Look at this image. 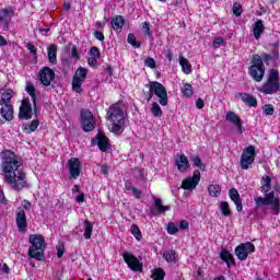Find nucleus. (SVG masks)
<instances>
[{
    "label": "nucleus",
    "instance_id": "20",
    "mask_svg": "<svg viewBox=\"0 0 280 280\" xmlns=\"http://www.w3.org/2000/svg\"><path fill=\"white\" fill-rule=\"evenodd\" d=\"M229 196L232 202H234L236 211L242 213V211H244V206L242 205V197L240 196V191H237L235 188H231L229 190Z\"/></svg>",
    "mask_w": 280,
    "mask_h": 280
},
{
    "label": "nucleus",
    "instance_id": "43",
    "mask_svg": "<svg viewBox=\"0 0 280 280\" xmlns=\"http://www.w3.org/2000/svg\"><path fill=\"white\" fill-rule=\"evenodd\" d=\"M182 93L184 97H191L194 95V86H191L189 83H185L184 88L182 89Z\"/></svg>",
    "mask_w": 280,
    "mask_h": 280
},
{
    "label": "nucleus",
    "instance_id": "9",
    "mask_svg": "<svg viewBox=\"0 0 280 280\" xmlns=\"http://www.w3.org/2000/svg\"><path fill=\"white\" fill-rule=\"evenodd\" d=\"M256 158H257V151L255 149V145L246 147L243 150V153L240 160L241 170H248L250 165L255 163Z\"/></svg>",
    "mask_w": 280,
    "mask_h": 280
},
{
    "label": "nucleus",
    "instance_id": "7",
    "mask_svg": "<svg viewBox=\"0 0 280 280\" xmlns=\"http://www.w3.org/2000/svg\"><path fill=\"white\" fill-rule=\"evenodd\" d=\"M248 75L252 77L254 82H261L264 80V75H266V66L264 65L261 56L257 54L253 55L250 66L248 67Z\"/></svg>",
    "mask_w": 280,
    "mask_h": 280
},
{
    "label": "nucleus",
    "instance_id": "3",
    "mask_svg": "<svg viewBox=\"0 0 280 280\" xmlns=\"http://www.w3.org/2000/svg\"><path fill=\"white\" fill-rule=\"evenodd\" d=\"M107 119L110 122L109 130L114 135H121L126 126V116H124V109L119 103L112 104L107 109Z\"/></svg>",
    "mask_w": 280,
    "mask_h": 280
},
{
    "label": "nucleus",
    "instance_id": "47",
    "mask_svg": "<svg viewBox=\"0 0 280 280\" xmlns=\"http://www.w3.org/2000/svg\"><path fill=\"white\" fill-rule=\"evenodd\" d=\"M167 233H168V235H176V233H178V226H176V223L168 222Z\"/></svg>",
    "mask_w": 280,
    "mask_h": 280
},
{
    "label": "nucleus",
    "instance_id": "60",
    "mask_svg": "<svg viewBox=\"0 0 280 280\" xmlns=\"http://www.w3.org/2000/svg\"><path fill=\"white\" fill-rule=\"evenodd\" d=\"M196 108H198L199 110H202V108H205V100H202V98H198L197 101H196Z\"/></svg>",
    "mask_w": 280,
    "mask_h": 280
},
{
    "label": "nucleus",
    "instance_id": "51",
    "mask_svg": "<svg viewBox=\"0 0 280 280\" xmlns=\"http://www.w3.org/2000/svg\"><path fill=\"white\" fill-rule=\"evenodd\" d=\"M145 67H149V69H156V61L152 57H147V60H144Z\"/></svg>",
    "mask_w": 280,
    "mask_h": 280
},
{
    "label": "nucleus",
    "instance_id": "64",
    "mask_svg": "<svg viewBox=\"0 0 280 280\" xmlns=\"http://www.w3.org/2000/svg\"><path fill=\"white\" fill-rule=\"evenodd\" d=\"M77 202H84V192L81 195L77 196Z\"/></svg>",
    "mask_w": 280,
    "mask_h": 280
},
{
    "label": "nucleus",
    "instance_id": "62",
    "mask_svg": "<svg viewBox=\"0 0 280 280\" xmlns=\"http://www.w3.org/2000/svg\"><path fill=\"white\" fill-rule=\"evenodd\" d=\"M165 58H167V60L172 62V60H174V52L172 50H167Z\"/></svg>",
    "mask_w": 280,
    "mask_h": 280
},
{
    "label": "nucleus",
    "instance_id": "31",
    "mask_svg": "<svg viewBox=\"0 0 280 280\" xmlns=\"http://www.w3.org/2000/svg\"><path fill=\"white\" fill-rule=\"evenodd\" d=\"M38 126H40V121L38 119H34L30 125H25L23 127V132L32 135V132H36V130H38Z\"/></svg>",
    "mask_w": 280,
    "mask_h": 280
},
{
    "label": "nucleus",
    "instance_id": "6",
    "mask_svg": "<svg viewBox=\"0 0 280 280\" xmlns=\"http://www.w3.org/2000/svg\"><path fill=\"white\" fill-rule=\"evenodd\" d=\"M280 91V77L279 70L271 68L269 69V74L267 81L262 84L260 93L265 95H275Z\"/></svg>",
    "mask_w": 280,
    "mask_h": 280
},
{
    "label": "nucleus",
    "instance_id": "1",
    "mask_svg": "<svg viewBox=\"0 0 280 280\" xmlns=\"http://www.w3.org/2000/svg\"><path fill=\"white\" fill-rule=\"evenodd\" d=\"M1 156V171L4 174V183L10 185L14 191H22L27 187V175L21 168L23 163L19 161V156L12 150L2 151Z\"/></svg>",
    "mask_w": 280,
    "mask_h": 280
},
{
    "label": "nucleus",
    "instance_id": "27",
    "mask_svg": "<svg viewBox=\"0 0 280 280\" xmlns=\"http://www.w3.org/2000/svg\"><path fill=\"white\" fill-rule=\"evenodd\" d=\"M47 54H48V62L50 65H58V47L56 45L50 44L47 47Z\"/></svg>",
    "mask_w": 280,
    "mask_h": 280
},
{
    "label": "nucleus",
    "instance_id": "49",
    "mask_svg": "<svg viewBox=\"0 0 280 280\" xmlns=\"http://www.w3.org/2000/svg\"><path fill=\"white\" fill-rule=\"evenodd\" d=\"M232 11L235 16H242V12H244V10L242 9V4L237 2L233 4Z\"/></svg>",
    "mask_w": 280,
    "mask_h": 280
},
{
    "label": "nucleus",
    "instance_id": "35",
    "mask_svg": "<svg viewBox=\"0 0 280 280\" xmlns=\"http://www.w3.org/2000/svg\"><path fill=\"white\" fill-rule=\"evenodd\" d=\"M190 161L194 167H198L201 172H207V164L202 163V159H200L198 155L191 156Z\"/></svg>",
    "mask_w": 280,
    "mask_h": 280
},
{
    "label": "nucleus",
    "instance_id": "21",
    "mask_svg": "<svg viewBox=\"0 0 280 280\" xmlns=\"http://www.w3.org/2000/svg\"><path fill=\"white\" fill-rule=\"evenodd\" d=\"M235 97H241L242 102L248 106V108H257V97L249 93H236Z\"/></svg>",
    "mask_w": 280,
    "mask_h": 280
},
{
    "label": "nucleus",
    "instance_id": "54",
    "mask_svg": "<svg viewBox=\"0 0 280 280\" xmlns=\"http://www.w3.org/2000/svg\"><path fill=\"white\" fill-rule=\"evenodd\" d=\"M133 198H136L137 200L141 199V196H143V191L139 188H133V190H131Z\"/></svg>",
    "mask_w": 280,
    "mask_h": 280
},
{
    "label": "nucleus",
    "instance_id": "17",
    "mask_svg": "<svg viewBox=\"0 0 280 280\" xmlns=\"http://www.w3.org/2000/svg\"><path fill=\"white\" fill-rule=\"evenodd\" d=\"M69 172L72 178H78L82 172V162L80 159L72 158L68 161Z\"/></svg>",
    "mask_w": 280,
    "mask_h": 280
},
{
    "label": "nucleus",
    "instance_id": "42",
    "mask_svg": "<svg viewBox=\"0 0 280 280\" xmlns=\"http://www.w3.org/2000/svg\"><path fill=\"white\" fill-rule=\"evenodd\" d=\"M131 235L138 241L141 242L143 238V234L141 233V230L139 229V225L132 224L131 225Z\"/></svg>",
    "mask_w": 280,
    "mask_h": 280
},
{
    "label": "nucleus",
    "instance_id": "58",
    "mask_svg": "<svg viewBox=\"0 0 280 280\" xmlns=\"http://www.w3.org/2000/svg\"><path fill=\"white\" fill-rule=\"evenodd\" d=\"M179 229L180 231H187V229H189V222L187 220H182L179 222Z\"/></svg>",
    "mask_w": 280,
    "mask_h": 280
},
{
    "label": "nucleus",
    "instance_id": "52",
    "mask_svg": "<svg viewBox=\"0 0 280 280\" xmlns=\"http://www.w3.org/2000/svg\"><path fill=\"white\" fill-rule=\"evenodd\" d=\"M223 44H224V38L215 37L212 43V46L214 47V49H220V47H222Z\"/></svg>",
    "mask_w": 280,
    "mask_h": 280
},
{
    "label": "nucleus",
    "instance_id": "37",
    "mask_svg": "<svg viewBox=\"0 0 280 280\" xmlns=\"http://www.w3.org/2000/svg\"><path fill=\"white\" fill-rule=\"evenodd\" d=\"M151 279L153 280H165V270L161 267H158L152 270Z\"/></svg>",
    "mask_w": 280,
    "mask_h": 280
},
{
    "label": "nucleus",
    "instance_id": "28",
    "mask_svg": "<svg viewBox=\"0 0 280 280\" xmlns=\"http://www.w3.org/2000/svg\"><path fill=\"white\" fill-rule=\"evenodd\" d=\"M264 30H266V27L264 26V21L257 20L254 23V28H253V34L256 40H259V38H261V35L264 34Z\"/></svg>",
    "mask_w": 280,
    "mask_h": 280
},
{
    "label": "nucleus",
    "instance_id": "13",
    "mask_svg": "<svg viewBox=\"0 0 280 280\" xmlns=\"http://www.w3.org/2000/svg\"><path fill=\"white\" fill-rule=\"evenodd\" d=\"M38 79L43 86H51V82L56 79V72L49 67H43L39 70Z\"/></svg>",
    "mask_w": 280,
    "mask_h": 280
},
{
    "label": "nucleus",
    "instance_id": "23",
    "mask_svg": "<svg viewBox=\"0 0 280 280\" xmlns=\"http://www.w3.org/2000/svg\"><path fill=\"white\" fill-rule=\"evenodd\" d=\"M260 58L262 60V65L265 63L268 67L270 65V62H277V60H279V58H280L279 49L275 48L271 50L270 54L264 52L260 56Z\"/></svg>",
    "mask_w": 280,
    "mask_h": 280
},
{
    "label": "nucleus",
    "instance_id": "63",
    "mask_svg": "<svg viewBox=\"0 0 280 280\" xmlns=\"http://www.w3.org/2000/svg\"><path fill=\"white\" fill-rule=\"evenodd\" d=\"M49 30H51V28L50 27L39 28V34H42V36H48L49 35Z\"/></svg>",
    "mask_w": 280,
    "mask_h": 280
},
{
    "label": "nucleus",
    "instance_id": "10",
    "mask_svg": "<svg viewBox=\"0 0 280 280\" xmlns=\"http://www.w3.org/2000/svg\"><path fill=\"white\" fill-rule=\"evenodd\" d=\"M255 244L246 242L237 245L234 249V254L240 261H246V259H248V255H250V253H255Z\"/></svg>",
    "mask_w": 280,
    "mask_h": 280
},
{
    "label": "nucleus",
    "instance_id": "36",
    "mask_svg": "<svg viewBox=\"0 0 280 280\" xmlns=\"http://www.w3.org/2000/svg\"><path fill=\"white\" fill-rule=\"evenodd\" d=\"M83 237L84 240H91V237H93V223H91L89 220L84 221Z\"/></svg>",
    "mask_w": 280,
    "mask_h": 280
},
{
    "label": "nucleus",
    "instance_id": "5",
    "mask_svg": "<svg viewBox=\"0 0 280 280\" xmlns=\"http://www.w3.org/2000/svg\"><path fill=\"white\" fill-rule=\"evenodd\" d=\"M28 242L32 245L28 248V257H31V259H36L37 261H43V259H45V248H47L45 236H43V234H31L28 236Z\"/></svg>",
    "mask_w": 280,
    "mask_h": 280
},
{
    "label": "nucleus",
    "instance_id": "12",
    "mask_svg": "<svg viewBox=\"0 0 280 280\" xmlns=\"http://www.w3.org/2000/svg\"><path fill=\"white\" fill-rule=\"evenodd\" d=\"M202 179V175L200 174V170H195L191 177H188L182 182V188L186 191H194L196 187L200 184Z\"/></svg>",
    "mask_w": 280,
    "mask_h": 280
},
{
    "label": "nucleus",
    "instance_id": "30",
    "mask_svg": "<svg viewBox=\"0 0 280 280\" xmlns=\"http://www.w3.org/2000/svg\"><path fill=\"white\" fill-rule=\"evenodd\" d=\"M14 92L11 89L5 90L0 98V104L12 106V94Z\"/></svg>",
    "mask_w": 280,
    "mask_h": 280
},
{
    "label": "nucleus",
    "instance_id": "14",
    "mask_svg": "<svg viewBox=\"0 0 280 280\" xmlns=\"http://www.w3.org/2000/svg\"><path fill=\"white\" fill-rule=\"evenodd\" d=\"M15 223L20 233L27 231V214H25L23 207H19L15 211Z\"/></svg>",
    "mask_w": 280,
    "mask_h": 280
},
{
    "label": "nucleus",
    "instance_id": "2",
    "mask_svg": "<svg viewBox=\"0 0 280 280\" xmlns=\"http://www.w3.org/2000/svg\"><path fill=\"white\" fill-rule=\"evenodd\" d=\"M272 177L271 176H262L261 180V191L265 194V197L257 196L254 197L256 209L261 207H271V211L273 215L280 214V200L275 197V191H270L272 189Z\"/></svg>",
    "mask_w": 280,
    "mask_h": 280
},
{
    "label": "nucleus",
    "instance_id": "18",
    "mask_svg": "<svg viewBox=\"0 0 280 280\" xmlns=\"http://www.w3.org/2000/svg\"><path fill=\"white\" fill-rule=\"evenodd\" d=\"M33 115L32 103H30L27 100H23L22 105L20 106L19 119L30 120L32 119Z\"/></svg>",
    "mask_w": 280,
    "mask_h": 280
},
{
    "label": "nucleus",
    "instance_id": "53",
    "mask_svg": "<svg viewBox=\"0 0 280 280\" xmlns=\"http://www.w3.org/2000/svg\"><path fill=\"white\" fill-rule=\"evenodd\" d=\"M264 113L265 115H275V106L272 104L265 105Z\"/></svg>",
    "mask_w": 280,
    "mask_h": 280
},
{
    "label": "nucleus",
    "instance_id": "50",
    "mask_svg": "<svg viewBox=\"0 0 280 280\" xmlns=\"http://www.w3.org/2000/svg\"><path fill=\"white\" fill-rule=\"evenodd\" d=\"M142 32H143L144 36H147L148 38H150V36H152V32L150 30V22L142 23Z\"/></svg>",
    "mask_w": 280,
    "mask_h": 280
},
{
    "label": "nucleus",
    "instance_id": "56",
    "mask_svg": "<svg viewBox=\"0 0 280 280\" xmlns=\"http://www.w3.org/2000/svg\"><path fill=\"white\" fill-rule=\"evenodd\" d=\"M88 65L92 67V69H97V59L94 57H90L88 59Z\"/></svg>",
    "mask_w": 280,
    "mask_h": 280
},
{
    "label": "nucleus",
    "instance_id": "29",
    "mask_svg": "<svg viewBox=\"0 0 280 280\" xmlns=\"http://www.w3.org/2000/svg\"><path fill=\"white\" fill-rule=\"evenodd\" d=\"M162 257L167 264H176L178 253H176L174 249H168L163 253Z\"/></svg>",
    "mask_w": 280,
    "mask_h": 280
},
{
    "label": "nucleus",
    "instance_id": "26",
    "mask_svg": "<svg viewBox=\"0 0 280 280\" xmlns=\"http://www.w3.org/2000/svg\"><path fill=\"white\" fill-rule=\"evenodd\" d=\"M175 165L179 172H187L191 167L189 160L185 154H180L179 158L175 161Z\"/></svg>",
    "mask_w": 280,
    "mask_h": 280
},
{
    "label": "nucleus",
    "instance_id": "8",
    "mask_svg": "<svg viewBox=\"0 0 280 280\" xmlns=\"http://www.w3.org/2000/svg\"><path fill=\"white\" fill-rule=\"evenodd\" d=\"M81 128L83 132H93L95 130L96 120L91 109L83 108L80 110Z\"/></svg>",
    "mask_w": 280,
    "mask_h": 280
},
{
    "label": "nucleus",
    "instance_id": "24",
    "mask_svg": "<svg viewBox=\"0 0 280 280\" xmlns=\"http://www.w3.org/2000/svg\"><path fill=\"white\" fill-rule=\"evenodd\" d=\"M219 257L221 261L226 264L228 268H231V266H236L235 257H233V254H231V252H229L226 248L221 249Z\"/></svg>",
    "mask_w": 280,
    "mask_h": 280
},
{
    "label": "nucleus",
    "instance_id": "33",
    "mask_svg": "<svg viewBox=\"0 0 280 280\" xmlns=\"http://www.w3.org/2000/svg\"><path fill=\"white\" fill-rule=\"evenodd\" d=\"M179 65L182 67V71L186 73V75H189L191 73V63H189V60L183 56H179Z\"/></svg>",
    "mask_w": 280,
    "mask_h": 280
},
{
    "label": "nucleus",
    "instance_id": "57",
    "mask_svg": "<svg viewBox=\"0 0 280 280\" xmlns=\"http://www.w3.org/2000/svg\"><path fill=\"white\" fill-rule=\"evenodd\" d=\"M22 205H23L22 209H24V211H31L32 210V203L30 202V200L24 199L22 201Z\"/></svg>",
    "mask_w": 280,
    "mask_h": 280
},
{
    "label": "nucleus",
    "instance_id": "55",
    "mask_svg": "<svg viewBox=\"0 0 280 280\" xmlns=\"http://www.w3.org/2000/svg\"><path fill=\"white\" fill-rule=\"evenodd\" d=\"M94 38H96V40H100L101 43H104L105 40L104 33L100 31H95Z\"/></svg>",
    "mask_w": 280,
    "mask_h": 280
},
{
    "label": "nucleus",
    "instance_id": "61",
    "mask_svg": "<svg viewBox=\"0 0 280 280\" xmlns=\"http://www.w3.org/2000/svg\"><path fill=\"white\" fill-rule=\"evenodd\" d=\"M33 113H34L35 117H38V115L40 113V112H38V105H37L36 101L33 102Z\"/></svg>",
    "mask_w": 280,
    "mask_h": 280
},
{
    "label": "nucleus",
    "instance_id": "40",
    "mask_svg": "<svg viewBox=\"0 0 280 280\" xmlns=\"http://www.w3.org/2000/svg\"><path fill=\"white\" fill-rule=\"evenodd\" d=\"M219 208L224 218H229V215H231V207H229L228 201H221Z\"/></svg>",
    "mask_w": 280,
    "mask_h": 280
},
{
    "label": "nucleus",
    "instance_id": "22",
    "mask_svg": "<svg viewBox=\"0 0 280 280\" xmlns=\"http://www.w3.org/2000/svg\"><path fill=\"white\" fill-rule=\"evenodd\" d=\"M225 121L234 124L241 135L244 132V129L242 128V118H240V116L236 115L235 112H228L225 115Z\"/></svg>",
    "mask_w": 280,
    "mask_h": 280
},
{
    "label": "nucleus",
    "instance_id": "38",
    "mask_svg": "<svg viewBox=\"0 0 280 280\" xmlns=\"http://www.w3.org/2000/svg\"><path fill=\"white\" fill-rule=\"evenodd\" d=\"M84 80L80 79L79 77H73L72 78V91L74 93H82V83Z\"/></svg>",
    "mask_w": 280,
    "mask_h": 280
},
{
    "label": "nucleus",
    "instance_id": "46",
    "mask_svg": "<svg viewBox=\"0 0 280 280\" xmlns=\"http://www.w3.org/2000/svg\"><path fill=\"white\" fill-rule=\"evenodd\" d=\"M26 49L30 51V54H32V56H34L35 61L38 60V51L36 49V46H34V44L27 43Z\"/></svg>",
    "mask_w": 280,
    "mask_h": 280
},
{
    "label": "nucleus",
    "instance_id": "45",
    "mask_svg": "<svg viewBox=\"0 0 280 280\" xmlns=\"http://www.w3.org/2000/svg\"><path fill=\"white\" fill-rule=\"evenodd\" d=\"M89 74V70L86 68L80 67L75 71L74 77L80 78V80H86V75Z\"/></svg>",
    "mask_w": 280,
    "mask_h": 280
},
{
    "label": "nucleus",
    "instance_id": "15",
    "mask_svg": "<svg viewBox=\"0 0 280 280\" xmlns=\"http://www.w3.org/2000/svg\"><path fill=\"white\" fill-rule=\"evenodd\" d=\"M13 16H14V9H12V7L0 10V23H2L3 30L5 32L10 30V23H12Z\"/></svg>",
    "mask_w": 280,
    "mask_h": 280
},
{
    "label": "nucleus",
    "instance_id": "25",
    "mask_svg": "<svg viewBox=\"0 0 280 280\" xmlns=\"http://www.w3.org/2000/svg\"><path fill=\"white\" fill-rule=\"evenodd\" d=\"M112 28L114 32H121L124 30V25H126V19H124V15H116L112 19Z\"/></svg>",
    "mask_w": 280,
    "mask_h": 280
},
{
    "label": "nucleus",
    "instance_id": "59",
    "mask_svg": "<svg viewBox=\"0 0 280 280\" xmlns=\"http://www.w3.org/2000/svg\"><path fill=\"white\" fill-rule=\"evenodd\" d=\"M108 172H110V166L103 164L101 166V174H103L104 176H108Z\"/></svg>",
    "mask_w": 280,
    "mask_h": 280
},
{
    "label": "nucleus",
    "instance_id": "11",
    "mask_svg": "<svg viewBox=\"0 0 280 280\" xmlns=\"http://www.w3.org/2000/svg\"><path fill=\"white\" fill-rule=\"evenodd\" d=\"M122 259L125 264L132 270L133 272H143V264L139 261L135 254L129 252L122 253Z\"/></svg>",
    "mask_w": 280,
    "mask_h": 280
},
{
    "label": "nucleus",
    "instance_id": "44",
    "mask_svg": "<svg viewBox=\"0 0 280 280\" xmlns=\"http://www.w3.org/2000/svg\"><path fill=\"white\" fill-rule=\"evenodd\" d=\"M127 43L129 45H132L135 49H139V47H141V42L137 40V37L135 36V34L130 33L127 36Z\"/></svg>",
    "mask_w": 280,
    "mask_h": 280
},
{
    "label": "nucleus",
    "instance_id": "16",
    "mask_svg": "<svg viewBox=\"0 0 280 280\" xmlns=\"http://www.w3.org/2000/svg\"><path fill=\"white\" fill-rule=\"evenodd\" d=\"M14 119V106L0 104V124H8Z\"/></svg>",
    "mask_w": 280,
    "mask_h": 280
},
{
    "label": "nucleus",
    "instance_id": "34",
    "mask_svg": "<svg viewBox=\"0 0 280 280\" xmlns=\"http://www.w3.org/2000/svg\"><path fill=\"white\" fill-rule=\"evenodd\" d=\"M153 209L158 211V213H165L170 211V206H163V200L161 198H156L154 200Z\"/></svg>",
    "mask_w": 280,
    "mask_h": 280
},
{
    "label": "nucleus",
    "instance_id": "32",
    "mask_svg": "<svg viewBox=\"0 0 280 280\" xmlns=\"http://www.w3.org/2000/svg\"><path fill=\"white\" fill-rule=\"evenodd\" d=\"M208 192L212 198H220V195L222 194V187L218 184H211L208 186Z\"/></svg>",
    "mask_w": 280,
    "mask_h": 280
},
{
    "label": "nucleus",
    "instance_id": "41",
    "mask_svg": "<svg viewBox=\"0 0 280 280\" xmlns=\"http://www.w3.org/2000/svg\"><path fill=\"white\" fill-rule=\"evenodd\" d=\"M150 112L154 117H163V109H161V105L156 102L152 103Z\"/></svg>",
    "mask_w": 280,
    "mask_h": 280
},
{
    "label": "nucleus",
    "instance_id": "4",
    "mask_svg": "<svg viewBox=\"0 0 280 280\" xmlns=\"http://www.w3.org/2000/svg\"><path fill=\"white\" fill-rule=\"evenodd\" d=\"M145 88L149 89V91H143V97L147 100V102H150L154 95L159 97V104L161 106H167L170 104V96H167V89H165V85H163L159 81H151L149 84H145Z\"/></svg>",
    "mask_w": 280,
    "mask_h": 280
},
{
    "label": "nucleus",
    "instance_id": "19",
    "mask_svg": "<svg viewBox=\"0 0 280 280\" xmlns=\"http://www.w3.org/2000/svg\"><path fill=\"white\" fill-rule=\"evenodd\" d=\"M96 143L98 145V150H101L102 152H108V150H110V140H108V137H106L105 132H97Z\"/></svg>",
    "mask_w": 280,
    "mask_h": 280
},
{
    "label": "nucleus",
    "instance_id": "39",
    "mask_svg": "<svg viewBox=\"0 0 280 280\" xmlns=\"http://www.w3.org/2000/svg\"><path fill=\"white\" fill-rule=\"evenodd\" d=\"M25 91L30 95L32 102H36V88L34 86V83L27 82Z\"/></svg>",
    "mask_w": 280,
    "mask_h": 280
},
{
    "label": "nucleus",
    "instance_id": "48",
    "mask_svg": "<svg viewBox=\"0 0 280 280\" xmlns=\"http://www.w3.org/2000/svg\"><path fill=\"white\" fill-rule=\"evenodd\" d=\"M90 55H91V58H96L98 60H100V58H102V52H100V48L96 46H93L90 49Z\"/></svg>",
    "mask_w": 280,
    "mask_h": 280
}]
</instances>
